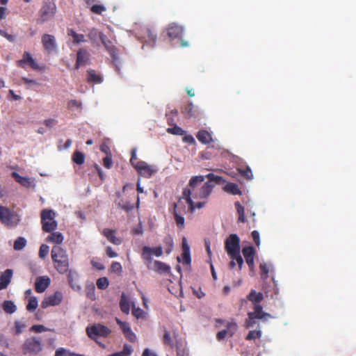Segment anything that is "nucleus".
I'll return each instance as SVG.
<instances>
[{
	"label": "nucleus",
	"mask_w": 356,
	"mask_h": 356,
	"mask_svg": "<svg viewBox=\"0 0 356 356\" xmlns=\"http://www.w3.org/2000/svg\"><path fill=\"white\" fill-rule=\"evenodd\" d=\"M224 181L222 177L209 173L206 175L193 176L189 180L188 187L184 188L182 193V198H184L188 204L192 205V199H207L211 193L214 184Z\"/></svg>",
	"instance_id": "f257e3e1"
},
{
	"label": "nucleus",
	"mask_w": 356,
	"mask_h": 356,
	"mask_svg": "<svg viewBox=\"0 0 356 356\" xmlns=\"http://www.w3.org/2000/svg\"><path fill=\"white\" fill-rule=\"evenodd\" d=\"M247 299L253 304V312L248 313V318L245 321V326L248 328L253 327L256 325L257 319L265 320L271 318V315L263 311V307L260 305L264 299V295L261 292H257L255 290H251L247 296Z\"/></svg>",
	"instance_id": "f03ea898"
},
{
	"label": "nucleus",
	"mask_w": 356,
	"mask_h": 356,
	"mask_svg": "<svg viewBox=\"0 0 356 356\" xmlns=\"http://www.w3.org/2000/svg\"><path fill=\"white\" fill-rule=\"evenodd\" d=\"M51 257L55 269L60 274L67 273L70 266L68 254L65 249L59 245H54L51 251Z\"/></svg>",
	"instance_id": "7ed1b4c3"
},
{
	"label": "nucleus",
	"mask_w": 356,
	"mask_h": 356,
	"mask_svg": "<svg viewBox=\"0 0 356 356\" xmlns=\"http://www.w3.org/2000/svg\"><path fill=\"white\" fill-rule=\"evenodd\" d=\"M20 216L13 210L0 205V222L8 228L15 227L20 222Z\"/></svg>",
	"instance_id": "20e7f679"
},
{
	"label": "nucleus",
	"mask_w": 356,
	"mask_h": 356,
	"mask_svg": "<svg viewBox=\"0 0 356 356\" xmlns=\"http://www.w3.org/2000/svg\"><path fill=\"white\" fill-rule=\"evenodd\" d=\"M56 6L54 0H42L38 12V22L43 23L53 19L56 13Z\"/></svg>",
	"instance_id": "39448f33"
},
{
	"label": "nucleus",
	"mask_w": 356,
	"mask_h": 356,
	"mask_svg": "<svg viewBox=\"0 0 356 356\" xmlns=\"http://www.w3.org/2000/svg\"><path fill=\"white\" fill-rule=\"evenodd\" d=\"M42 229L44 232H51L57 228L54 220L56 213L51 209H43L40 213Z\"/></svg>",
	"instance_id": "423d86ee"
},
{
	"label": "nucleus",
	"mask_w": 356,
	"mask_h": 356,
	"mask_svg": "<svg viewBox=\"0 0 356 356\" xmlns=\"http://www.w3.org/2000/svg\"><path fill=\"white\" fill-rule=\"evenodd\" d=\"M42 350L41 340L35 337L26 339L22 345V350L24 354L35 355Z\"/></svg>",
	"instance_id": "0eeeda50"
},
{
	"label": "nucleus",
	"mask_w": 356,
	"mask_h": 356,
	"mask_svg": "<svg viewBox=\"0 0 356 356\" xmlns=\"http://www.w3.org/2000/svg\"><path fill=\"white\" fill-rule=\"evenodd\" d=\"M225 248L229 257L240 252V238L236 234H230L225 241Z\"/></svg>",
	"instance_id": "6e6552de"
},
{
	"label": "nucleus",
	"mask_w": 356,
	"mask_h": 356,
	"mask_svg": "<svg viewBox=\"0 0 356 356\" xmlns=\"http://www.w3.org/2000/svg\"><path fill=\"white\" fill-rule=\"evenodd\" d=\"M111 332V330L106 326L98 323L94 324L90 327H87L86 333L88 336L93 340H95L97 337H108Z\"/></svg>",
	"instance_id": "1a4fd4ad"
},
{
	"label": "nucleus",
	"mask_w": 356,
	"mask_h": 356,
	"mask_svg": "<svg viewBox=\"0 0 356 356\" xmlns=\"http://www.w3.org/2000/svg\"><path fill=\"white\" fill-rule=\"evenodd\" d=\"M135 169L140 176L146 178L151 177L159 170L156 165H149L143 161H138L137 163H136Z\"/></svg>",
	"instance_id": "9d476101"
},
{
	"label": "nucleus",
	"mask_w": 356,
	"mask_h": 356,
	"mask_svg": "<svg viewBox=\"0 0 356 356\" xmlns=\"http://www.w3.org/2000/svg\"><path fill=\"white\" fill-rule=\"evenodd\" d=\"M184 33V28L177 24L176 23H171L167 29V35L171 40L180 39L181 46L185 47L188 46V42L181 39Z\"/></svg>",
	"instance_id": "9b49d317"
},
{
	"label": "nucleus",
	"mask_w": 356,
	"mask_h": 356,
	"mask_svg": "<svg viewBox=\"0 0 356 356\" xmlns=\"http://www.w3.org/2000/svg\"><path fill=\"white\" fill-rule=\"evenodd\" d=\"M99 39L103 45L105 47L106 49L108 51L111 56L112 57L113 61H117L118 59L117 49L112 41H111L103 33H99Z\"/></svg>",
	"instance_id": "f8f14e48"
},
{
	"label": "nucleus",
	"mask_w": 356,
	"mask_h": 356,
	"mask_svg": "<svg viewBox=\"0 0 356 356\" xmlns=\"http://www.w3.org/2000/svg\"><path fill=\"white\" fill-rule=\"evenodd\" d=\"M63 300V293L60 291H56L53 295L45 298L41 303L42 308H47L49 306H56L60 305Z\"/></svg>",
	"instance_id": "ddd939ff"
},
{
	"label": "nucleus",
	"mask_w": 356,
	"mask_h": 356,
	"mask_svg": "<svg viewBox=\"0 0 356 356\" xmlns=\"http://www.w3.org/2000/svg\"><path fill=\"white\" fill-rule=\"evenodd\" d=\"M17 65L22 68H25L26 65H29L33 70H40V67L38 63L33 58L31 54L27 51L24 53L21 60L17 61Z\"/></svg>",
	"instance_id": "4468645a"
},
{
	"label": "nucleus",
	"mask_w": 356,
	"mask_h": 356,
	"mask_svg": "<svg viewBox=\"0 0 356 356\" xmlns=\"http://www.w3.org/2000/svg\"><path fill=\"white\" fill-rule=\"evenodd\" d=\"M237 324L234 321L228 322L226 324L227 329L219 331L216 334V339L218 341L224 339L227 336L232 337L237 330Z\"/></svg>",
	"instance_id": "2eb2a0df"
},
{
	"label": "nucleus",
	"mask_w": 356,
	"mask_h": 356,
	"mask_svg": "<svg viewBox=\"0 0 356 356\" xmlns=\"http://www.w3.org/2000/svg\"><path fill=\"white\" fill-rule=\"evenodd\" d=\"M41 42L44 49L47 51L51 52L56 48V41L52 35L44 34L42 36Z\"/></svg>",
	"instance_id": "dca6fc26"
},
{
	"label": "nucleus",
	"mask_w": 356,
	"mask_h": 356,
	"mask_svg": "<svg viewBox=\"0 0 356 356\" xmlns=\"http://www.w3.org/2000/svg\"><path fill=\"white\" fill-rule=\"evenodd\" d=\"M90 58L89 52L84 49H80L77 51L76 61L75 63V69L78 70L80 66L86 65Z\"/></svg>",
	"instance_id": "f3484780"
},
{
	"label": "nucleus",
	"mask_w": 356,
	"mask_h": 356,
	"mask_svg": "<svg viewBox=\"0 0 356 356\" xmlns=\"http://www.w3.org/2000/svg\"><path fill=\"white\" fill-rule=\"evenodd\" d=\"M50 278L48 276L37 277L35 282V290L38 293L44 292L50 284Z\"/></svg>",
	"instance_id": "a211bd4d"
},
{
	"label": "nucleus",
	"mask_w": 356,
	"mask_h": 356,
	"mask_svg": "<svg viewBox=\"0 0 356 356\" xmlns=\"http://www.w3.org/2000/svg\"><path fill=\"white\" fill-rule=\"evenodd\" d=\"M243 254L245 257V261L250 268L254 267V257L255 250L252 246L245 247L242 250Z\"/></svg>",
	"instance_id": "6ab92c4d"
},
{
	"label": "nucleus",
	"mask_w": 356,
	"mask_h": 356,
	"mask_svg": "<svg viewBox=\"0 0 356 356\" xmlns=\"http://www.w3.org/2000/svg\"><path fill=\"white\" fill-rule=\"evenodd\" d=\"M67 281L70 286L75 291L81 290V287L79 284V275L73 270H68Z\"/></svg>",
	"instance_id": "aec40b11"
},
{
	"label": "nucleus",
	"mask_w": 356,
	"mask_h": 356,
	"mask_svg": "<svg viewBox=\"0 0 356 356\" xmlns=\"http://www.w3.org/2000/svg\"><path fill=\"white\" fill-rule=\"evenodd\" d=\"M13 276V270L6 269L0 275V290L6 289L9 285Z\"/></svg>",
	"instance_id": "412c9836"
},
{
	"label": "nucleus",
	"mask_w": 356,
	"mask_h": 356,
	"mask_svg": "<svg viewBox=\"0 0 356 356\" xmlns=\"http://www.w3.org/2000/svg\"><path fill=\"white\" fill-rule=\"evenodd\" d=\"M150 251H151V248H149L148 246H145L143 248L142 255H141L143 259L145 261L147 268L149 270H152V268H153V264L154 261H153V258L152 257V254H150Z\"/></svg>",
	"instance_id": "4be33fe9"
},
{
	"label": "nucleus",
	"mask_w": 356,
	"mask_h": 356,
	"mask_svg": "<svg viewBox=\"0 0 356 356\" xmlns=\"http://www.w3.org/2000/svg\"><path fill=\"white\" fill-rule=\"evenodd\" d=\"M152 270L160 274L169 273L170 272V267L162 261L155 260Z\"/></svg>",
	"instance_id": "5701e85b"
},
{
	"label": "nucleus",
	"mask_w": 356,
	"mask_h": 356,
	"mask_svg": "<svg viewBox=\"0 0 356 356\" xmlns=\"http://www.w3.org/2000/svg\"><path fill=\"white\" fill-rule=\"evenodd\" d=\"M196 137L202 144H209L213 140L211 134L204 129L200 130L197 132Z\"/></svg>",
	"instance_id": "b1692460"
},
{
	"label": "nucleus",
	"mask_w": 356,
	"mask_h": 356,
	"mask_svg": "<svg viewBox=\"0 0 356 356\" xmlns=\"http://www.w3.org/2000/svg\"><path fill=\"white\" fill-rule=\"evenodd\" d=\"M115 231L110 229H104L103 230V234L106 237V238L112 243L115 245H120L122 243V240L120 238H118L115 235Z\"/></svg>",
	"instance_id": "393cba45"
},
{
	"label": "nucleus",
	"mask_w": 356,
	"mask_h": 356,
	"mask_svg": "<svg viewBox=\"0 0 356 356\" xmlns=\"http://www.w3.org/2000/svg\"><path fill=\"white\" fill-rule=\"evenodd\" d=\"M234 206L236 209L237 213L238 215L237 222L238 223H239V222L245 223L246 222V219L245 217L244 207L239 202H236L234 203Z\"/></svg>",
	"instance_id": "a878e982"
},
{
	"label": "nucleus",
	"mask_w": 356,
	"mask_h": 356,
	"mask_svg": "<svg viewBox=\"0 0 356 356\" xmlns=\"http://www.w3.org/2000/svg\"><path fill=\"white\" fill-rule=\"evenodd\" d=\"M47 241L48 242L54 243L56 244H60L63 241V236L60 232L54 231L47 236Z\"/></svg>",
	"instance_id": "bb28decb"
},
{
	"label": "nucleus",
	"mask_w": 356,
	"mask_h": 356,
	"mask_svg": "<svg viewBox=\"0 0 356 356\" xmlns=\"http://www.w3.org/2000/svg\"><path fill=\"white\" fill-rule=\"evenodd\" d=\"M87 73V81L88 83H101L102 82V76L99 74H97L94 70H88Z\"/></svg>",
	"instance_id": "cd10ccee"
},
{
	"label": "nucleus",
	"mask_w": 356,
	"mask_h": 356,
	"mask_svg": "<svg viewBox=\"0 0 356 356\" xmlns=\"http://www.w3.org/2000/svg\"><path fill=\"white\" fill-rule=\"evenodd\" d=\"M177 204L174 203L172 213L174 215L177 226L181 229L184 227V218L177 213Z\"/></svg>",
	"instance_id": "c85d7f7f"
},
{
	"label": "nucleus",
	"mask_w": 356,
	"mask_h": 356,
	"mask_svg": "<svg viewBox=\"0 0 356 356\" xmlns=\"http://www.w3.org/2000/svg\"><path fill=\"white\" fill-rule=\"evenodd\" d=\"M120 307L121 311L123 313H124L126 314H128L129 313V311H130L129 302V300H128L127 296H125V294L124 293H122L121 298H120Z\"/></svg>",
	"instance_id": "c756f323"
},
{
	"label": "nucleus",
	"mask_w": 356,
	"mask_h": 356,
	"mask_svg": "<svg viewBox=\"0 0 356 356\" xmlns=\"http://www.w3.org/2000/svg\"><path fill=\"white\" fill-rule=\"evenodd\" d=\"M85 154L78 150H75L72 155V161L76 165H81L85 162Z\"/></svg>",
	"instance_id": "7c9ffc66"
},
{
	"label": "nucleus",
	"mask_w": 356,
	"mask_h": 356,
	"mask_svg": "<svg viewBox=\"0 0 356 356\" xmlns=\"http://www.w3.org/2000/svg\"><path fill=\"white\" fill-rule=\"evenodd\" d=\"M2 308L6 314H13L17 310V307L12 300H5L2 304Z\"/></svg>",
	"instance_id": "2f4dec72"
},
{
	"label": "nucleus",
	"mask_w": 356,
	"mask_h": 356,
	"mask_svg": "<svg viewBox=\"0 0 356 356\" xmlns=\"http://www.w3.org/2000/svg\"><path fill=\"white\" fill-rule=\"evenodd\" d=\"M224 190L232 195H241V191L238 188V186L234 183H228L224 187Z\"/></svg>",
	"instance_id": "473e14b6"
},
{
	"label": "nucleus",
	"mask_w": 356,
	"mask_h": 356,
	"mask_svg": "<svg viewBox=\"0 0 356 356\" xmlns=\"http://www.w3.org/2000/svg\"><path fill=\"white\" fill-rule=\"evenodd\" d=\"M117 205L119 208L127 213L132 211L134 208L133 204H131L128 200L124 201V200H120L118 202H117Z\"/></svg>",
	"instance_id": "72a5a7b5"
},
{
	"label": "nucleus",
	"mask_w": 356,
	"mask_h": 356,
	"mask_svg": "<svg viewBox=\"0 0 356 356\" xmlns=\"http://www.w3.org/2000/svg\"><path fill=\"white\" fill-rule=\"evenodd\" d=\"M172 126V127L167 129L166 131L168 134L177 136H184L186 134V131L180 127L177 126L176 123H175V124H173Z\"/></svg>",
	"instance_id": "f704fd0d"
},
{
	"label": "nucleus",
	"mask_w": 356,
	"mask_h": 356,
	"mask_svg": "<svg viewBox=\"0 0 356 356\" xmlns=\"http://www.w3.org/2000/svg\"><path fill=\"white\" fill-rule=\"evenodd\" d=\"M165 253L169 254L173 250L174 242L170 236H167L163 239Z\"/></svg>",
	"instance_id": "c9c22d12"
},
{
	"label": "nucleus",
	"mask_w": 356,
	"mask_h": 356,
	"mask_svg": "<svg viewBox=\"0 0 356 356\" xmlns=\"http://www.w3.org/2000/svg\"><path fill=\"white\" fill-rule=\"evenodd\" d=\"M27 241L25 238L19 236L14 242L13 248L15 250H22L26 245Z\"/></svg>",
	"instance_id": "e433bc0d"
},
{
	"label": "nucleus",
	"mask_w": 356,
	"mask_h": 356,
	"mask_svg": "<svg viewBox=\"0 0 356 356\" xmlns=\"http://www.w3.org/2000/svg\"><path fill=\"white\" fill-rule=\"evenodd\" d=\"M238 170L239 174L247 180L249 181L253 179V174L250 167L246 166L244 168H238Z\"/></svg>",
	"instance_id": "4c0bfd02"
},
{
	"label": "nucleus",
	"mask_w": 356,
	"mask_h": 356,
	"mask_svg": "<svg viewBox=\"0 0 356 356\" xmlns=\"http://www.w3.org/2000/svg\"><path fill=\"white\" fill-rule=\"evenodd\" d=\"M68 35L73 38V42L74 44H79L86 41L85 36L83 34H78L72 29L68 31Z\"/></svg>",
	"instance_id": "58836bf2"
},
{
	"label": "nucleus",
	"mask_w": 356,
	"mask_h": 356,
	"mask_svg": "<svg viewBox=\"0 0 356 356\" xmlns=\"http://www.w3.org/2000/svg\"><path fill=\"white\" fill-rule=\"evenodd\" d=\"M12 177L15 179L17 182H18L19 184L24 186H27L29 184V180L28 178L20 176L16 172H13L12 173Z\"/></svg>",
	"instance_id": "ea45409f"
},
{
	"label": "nucleus",
	"mask_w": 356,
	"mask_h": 356,
	"mask_svg": "<svg viewBox=\"0 0 356 356\" xmlns=\"http://www.w3.org/2000/svg\"><path fill=\"white\" fill-rule=\"evenodd\" d=\"M178 115V111L172 109L170 113H166L167 122L168 125H173L175 122V118Z\"/></svg>",
	"instance_id": "a19ab883"
},
{
	"label": "nucleus",
	"mask_w": 356,
	"mask_h": 356,
	"mask_svg": "<svg viewBox=\"0 0 356 356\" xmlns=\"http://www.w3.org/2000/svg\"><path fill=\"white\" fill-rule=\"evenodd\" d=\"M193 109V104L192 102H190L181 108V113L185 115L186 118H190L194 115Z\"/></svg>",
	"instance_id": "79ce46f5"
},
{
	"label": "nucleus",
	"mask_w": 356,
	"mask_h": 356,
	"mask_svg": "<svg viewBox=\"0 0 356 356\" xmlns=\"http://www.w3.org/2000/svg\"><path fill=\"white\" fill-rule=\"evenodd\" d=\"M26 327V323L23 321H15L14 325V333L19 335L22 333L24 329Z\"/></svg>",
	"instance_id": "37998d69"
},
{
	"label": "nucleus",
	"mask_w": 356,
	"mask_h": 356,
	"mask_svg": "<svg viewBox=\"0 0 356 356\" xmlns=\"http://www.w3.org/2000/svg\"><path fill=\"white\" fill-rule=\"evenodd\" d=\"M38 302L36 297H30L29 299V302L26 305V309L29 312H33L38 307Z\"/></svg>",
	"instance_id": "c03bdc74"
},
{
	"label": "nucleus",
	"mask_w": 356,
	"mask_h": 356,
	"mask_svg": "<svg viewBox=\"0 0 356 356\" xmlns=\"http://www.w3.org/2000/svg\"><path fill=\"white\" fill-rule=\"evenodd\" d=\"M144 34L145 35V37L147 41L152 42L153 43L155 42L156 39V35L154 33V31H153L150 29L147 28L145 29Z\"/></svg>",
	"instance_id": "a18cd8bd"
},
{
	"label": "nucleus",
	"mask_w": 356,
	"mask_h": 356,
	"mask_svg": "<svg viewBox=\"0 0 356 356\" xmlns=\"http://www.w3.org/2000/svg\"><path fill=\"white\" fill-rule=\"evenodd\" d=\"M115 321H116L117 324L121 328L124 334H127L129 330H131V327L128 323L123 322L118 318H115Z\"/></svg>",
	"instance_id": "49530a36"
},
{
	"label": "nucleus",
	"mask_w": 356,
	"mask_h": 356,
	"mask_svg": "<svg viewBox=\"0 0 356 356\" xmlns=\"http://www.w3.org/2000/svg\"><path fill=\"white\" fill-rule=\"evenodd\" d=\"M97 286L99 289H105L108 286L109 282L106 277H100L97 280Z\"/></svg>",
	"instance_id": "de8ad7c7"
},
{
	"label": "nucleus",
	"mask_w": 356,
	"mask_h": 356,
	"mask_svg": "<svg viewBox=\"0 0 356 356\" xmlns=\"http://www.w3.org/2000/svg\"><path fill=\"white\" fill-rule=\"evenodd\" d=\"M162 341L165 345L168 346L171 348L173 347L174 343L171 339L170 334L168 330H165Z\"/></svg>",
	"instance_id": "09e8293b"
},
{
	"label": "nucleus",
	"mask_w": 356,
	"mask_h": 356,
	"mask_svg": "<svg viewBox=\"0 0 356 356\" xmlns=\"http://www.w3.org/2000/svg\"><path fill=\"white\" fill-rule=\"evenodd\" d=\"M261 332L260 330H250L245 337L246 340L250 341L257 338H260Z\"/></svg>",
	"instance_id": "8fccbe9b"
},
{
	"label": "nucleus",
	"mask_w": 356,
	"mask_h": 356,
	"mask_svg": "<svg viewBox=\"0 0 356 356\" xmlns=\"http://www.w3.org/2000/svg\"><path fill=\"white\" fill-rule=\"evenodd\" d=\"M49 248L47 245L46 244H42L40 247V250H39V257L41 258V259H44L48 253H49Z\"/></svg>",
	"instance_id": "3c124183"
},
{
	"label": "nucleus",
	"mask_w": 356,
	"mask_h": 356,
	"mask_svg": "<svg viewBox=\"0 0 356 356\" xmlns=\"http://www.w3.org/2000/svg\"><path fill=\"white\" fill-rule=\"evenodd\" d=\"M260 271H261V277L262 279L265 280L268 277V273L269 271L268 267L266 264H261L259 266Z\"/></svg>",
	"instance_id": "603ef678"
},
{
	"label": "nucleus",
	"mask_w": 356,
	"mask_h": 356,
	"mask_svg": "<svg viewBox=\"0 0 356 356\" xmlns=\"http://www.w3.org/2000/svg\"><path fill=\"white\" fill-rule=\"evenodd\" d=\"M104 166L108 169L111 168L113 165L112 156L111 153L106 152V156L103 159Z\"/></svg>",
	"instance_id": "864d4df0"
},
{
	"label": "nucleus",
	"mask_w": 356,
	"mask_h": 356,
	"mask_svg": "<svg viewBox=\"0 0 356 356\" xmlns=\"http://www.w3.org/2000/svg\"><path fill=\"white\" fill-rule=\"evenodd\" d=\"M100 33L101 32H98L97 29H92L89 31L88 33V37L92 42H95L97 40V37L99 38Z\"/></svg>",
	"instance_id": "5fc2aeb1"
},
{
	"label": "nucleus",
	"mask_w": 356,
	"mask_h": 356,
	"mask_svg": "<svg viewBox=\"0 0 356 356\" xmlns=\"http://www.w3.org/2000/svg\"><path fill=\"white\" fill-rule=\"evenodd\" d=\"M82 103L80 101L76 100V99H72L68 102L67 103V107L70 109H72L73 108H76V109L81 108Z\"/></svg>",
	"instance_id": "6e6d98bb"
},
{
	"label": "nucleus",
	"mask_w": 356,
	"mask_h": 356,
	"mask_svg": "<svg viewBox=\"0 0 356 356\" xmlns=\"http://www.w3.org/2000/svg\"><path fill=\"white\" fill-rule=\"evenodd\" d=\"M90 10L93 13L100 15L106 10V8L102 5L95 4L90 8Z\"/></svg>",
	"instance_id": "4d7b16f0"
},
{
	"label": "nucleus",
	"mask_w": 356,
	"mask_h": 356,
	"mask_svg": "<svg viewBox=\"0 0 356 356\" xmlns=\"http://www.w3.org/2000/svg\"><path fill=\"white\" fill-rule=\"evenodd\" d=\"M49 330L47 327L42 325H34L30 328V331L35 332H42Z\"/></svg>",
	"instance_id": "13d9d810"
},
{
	"label": "nucleus",
	"mask_w": 356,
	"mask_h": 356,
	"mask_svg": "<svg viewBox=\"0 0 356 356\" xmlns=\"http://www.w3.org/2000/svg\"><path fill=\"white\" fill-rule=\"evenodd\" d=\"M206 204V202H197V203H194V202L192 200V205L191 204H188L189 205V211L190 212L193 213L195 209H201Z\"/></svg>",
	"instance_id": "bf43d9fd"
},
{
	"label": "nucleus",
	"mask_w": 356,
	"mask_h": 356,
	"mask_svg": "<svg viewBox=\"0 0 356 356\" xmlns=\"http://www.w3.org/2000/svg\"><path fill=\"white\" fill-rule=\"evenodd\" d=\"M122 268L120 263L117 262V261H114L112 263V264L111 266V270L112 272L120 274L122 273Z\"/></svg>",
	"instance_id": "052dcab7"
},
{
	"label": "nucleus",
	"mask_w": 356,
	"mask_h": 356,
	"mask_svg": "<svg viewBox=\"0 0 356 356\" xmlns=\"http://www.w3.org/2000/svg\"><path fill=\"white\" fill-rule=\"evenodd\" d=\"M133 352V348L130 345L124 344L123 346V350L120 351V354L122 356H129Z\"/></svg>",
	"instance_id": "680f3d73"
},
{
	"label": "nucleus",
	"mask_w": 356,
	"mask_h": 356,
	"mask_svg": "<svg viewBox=\"0 0 356 356\" xmlns=\"http://www.w3.org/2000/svg\"><path fill=\"white\" fill-rule=\"evenodd\" d=\"M183 264L190 265L191 262L190 251H183L182 252Z\"/></svg>",
	"instance_id": "e2e57ef3"
},
{
	"label": "nucleus",
	"mask_w": 356,
	"mask_h": 356,
	"mask_svg": "<svg viewBox=\"0 0 356 356\" xmlns=\"http://www.w3.org/2000/svg\"><path fill=\"white\" fill-rule=\"evenodd\" d=\"M184 143H188L190 145H193L195 143V140L192 135L185 134L182 138Z\"/></svg>",
	"instance_id": "0e129e2a"
},
{
	"label": "nucleus",
	"mask_w": 356,
	"mask_h": 356,
	"mask_svg": "<svg viewBox=\"0 0 356 356\" xmlns=\"http://www.w3.org/2000/svg\"><path fill=\"white\" fill-rule=\"evenodd\" d=\"M143 313H144L143 310L139 307H138V308L134 307L132 309V314L136 318H141L143 315Z\"/></svg>",
	"instance_id": "69168bd1"
},
{
	"label": "nucleus",
	"mask_w": 356,
	"mask_h": 356,
	"mask_svg": "<svg viewBox=\"0 0 356 356\" xmlns=\"http://www.w3.org/2000/svg\"><path fill=\"white\" fill-rule=\"evenodd\" d=\"M252 238L254 242V243L259 246L260 245V237H259V233L254 230L251 233Z\"/></svg>",
	"instance_id": "338daca9"
},
{
	"label": "nucleus",
	"mask_w": 356,
	"mask_h": 356,
	"mask_svg": "<svg viewBox=\"0 0 356 356\" xmlns=\"http://www.w3.org/2000/svg\"><path fill=\"white\" fill-rule=\"evenodd\" d=\"M151 254H154L156 257H161L163 254L162 248L161 246L152 248L150 251Z\"/></svg>",
	"instance_id": "774afa93"
}]
</instances>
